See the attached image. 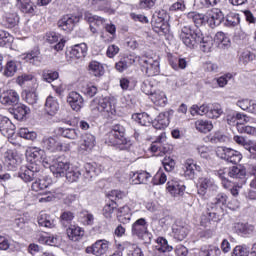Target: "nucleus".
Listing matches in <instances>:
<instances>
[{"instance_id": "f257e3e1", "label": "nucleus", "mask_w": 256, "mask_h": 256, "mask_svg": "<svg viewBox=\"0 0 256 256\" xmlns=\"http://www.w3.org/2000/svg\"><path fill=\"white\" fill-rule=\"evenodd\" d=\"M104 141L106 145L120 147L121 149H127L131 145V141L125 138V126L121 124H114L105 135Z\"/></svg>"}, {"instance_id": "f03ea898", "label": "nucleus", "mask_w": 256, "mask_h": 256, "mask_svg": "<svg viewBox=\"0 0 256 256\" xmlns=\"http://www.w3.org/2000/svg\"><path fill=\"white\" fill-rule=\"evenodd\" d=\"M90 111L94 115L101 113L105 117H113L117 113L115 100L112 97H96L90 102Z\"/></svg>"}, {"instance_id": "7ed1b4c3", "label": "nucleus", "mask_w": 256, "mask_h": 256, "mask_svg": "<svg viewBox=\"0 0 256 256\" xmlns=\"http://www.w3.org/2000/svg\"><path fill=\"white\" fill-rule=\"evenodd\" d=\"M179 38L186 47L195 49L199 46V43H201V31L193 30L191 26H183Z\"/></svg>"}, {"instance_id": "20e7f679", "label": "nucleus", "mask_w": 256, "mask_h": 256, "mask_svg": "<svg viewBox=\"0 0 256 256\" xmlns=\"http://www.w3.org/2000/svg\"><path fill=\"white\" fill-rule=\"evenodd\" d=\"M42 147L50 153H59V151H70L71 147L69 144H63L61 141L53 137H44L42 139Z\"/></svg>"}, {"instance_id": "39448f33", "label": "nucleus", "mask_w": 256, "mask_h": 256, "mask_svg": "<svg viewBox=\"0 0 256 256\" xmlns=\"http://www.w3.org/2000/svg\"><path fill=\"white\" fill-rule=\"evenodd\" d=\"M109 249H111V242L101 239L97 240L94 244L86 248V253L92 254L95 256H103L109 253Z\"/></svg>"}, {"instance_id": "423d86ee", "label": "nucleus", "mask_w": 256, "mask_h": 256, "mask_svg": "<svg viewBox=\"0 0 256 256\" xmlns=\"http://www.w3.org/2000/svg\"><path fill=\"white\" fill-rule=\"evenodd\" d=\"M140 63L148 77H155V75H159V60L153 59V57L144 56L140 59Z\"/></svg>"}, {"instance_id": "0eeeda50", "label": "nucleus", "mask_w": 256, "mask_h": 256, "mask_svg": "<svg viewBox=\"0 0 256 256\" xmlns=\"http://www.w3.org/2000/svg\"><path fill=\"white\" fill-rule=\"evenodd\" d=\"M70 167H71V164L67 160H65V158L58 157L54 161L53 165L50 166V171L56 177H65Z\"/></svg>"}, {"instance_id": "6e6552de", "label": "nucleus", "mask_w": 256, "mask_h": 256, "mask_svg": "<svg viewBox=\"0 0 256 256\" xmlns=\"http://www.w3.org/2000/svg\"><path fill=\"white\" fill-rule=\"evenodd\" d=\"M132 235L138 237V239H145L146 235H149V224L145 218H139L132 224Z\"/></svg>"}, {"instance_id": "1a4fd4ad", "label": "nucleus", "mask_w": 256, "mask_h": 256, "mask_svg": "<svg viewBox=\"0 0 256 256\" xmlns=\"http://www.w3.org/2000/svg\"><path fill=\"white\" fill-rule=\"evenodd\" d=\"M26 157L28 161H31V163H43L44 167H47L49 165V162L45 160V150L39 148V147H29L26 150Z\"/></svg>"}, {"instance_id": "9d476101", "label": "nucleus", "mask_w": 256, "mask_h": 256, "mask_svg": "<svg viewBox=\"0 0 256 256\" xmlns=\"http://www.w3.org/2000/svg\"><path fill=\"white\" fill-rule=\"evenodd\" d=\"M84 19L90 24L91 33H99V27H105L107 20L101 16L93 15L91 12L84 13Z\"/></svg>"}, {"instance_id": "9b49d317", "label": "nucleus", "mask_w": 256, "mask_h": 256, "mask_svg": "<svg viewBox=\"0 0 256 256\" xmlns=\"http://www.w3.org/2000/svg\"><path fill=\"white\" fill-rule=\"evenodd\" d=\"M66 102L71 107L73 111H81L85 105V100L83 96L77 91H71L66 97Z\"/></svg>"}, {"instance_id": "f8f14e48", "label": "nucleus", "mask_w": 256, "mask_h": 256, "mask_svg": "<svg viewBox=\"0 0 256 256\" xmlns=\"http://www.w3.org/2000/svg\"><path fill=\"white\" fill-rule=\"evenodd\" d=\"M76 23H79V17L67 14L58 20L57 25L62 31L71 33V30L74 29Z\"/></svg>"}, {"instance_id": "ddd939ff", "label": "nucleus", "mask_w": 256, "mask_h": 256, "mask_svg": "<svg viewBox=\"0 0 256 256\" xmlns=\"http://www.w3.org/2000/svg\"><path fill=\"white\" fill-rule=\"evenodd\" d=\"M228 176L238 181L240 185L247 183V170L241 165L229 168Z\"/></svg>"}, {"instance_id": "4468645a", "label": "nucleus", "mask_w": 256, "mask_h": 256, "mask_svg": "<svg viewBox=\"0 0 256 256\" xmlns=\"http://www.w3.org/2000/svg\"><path fill=\"white\" fill-rule=\"evenodd\" d=\"M223 19H225V16L223 15V12L218 8H212L206 13V21L210 25H214V27L221 25Z\"/></svg>"}, {"instance_id": "2eb2a0df", "label": "nucleus", "mask_w": 256, "mask_h": 256, "mask_svg": "<svg viewBox=\"0 0 256 256\" xmlns=\"http://www.w3.org/2000/svg\"><path fill=\"white\" fill-rule=\"evenodd\" d=\"M207 189L209 191H217L218 187L216 186L215 182L211 178L202 177L198 180V195L202 197L207 193Z\"/></svg>"}, {"instance_id": "dca6fc26", "label": "nucleus", "mask_w": 256, "mask_h": 256, "mask_svg": "<svg viewBox=\"0 0 256 256\" xmlns=\"http://www.w3.org/2000/svg\"><path fill=\"white\" fill-rule=\"evenodd\" d=\"M45 40L47 43H50V45L57 43L54 45L55 51H63V48L65 47V40H63L56 32L46 33Z\"/></svg>"}, {"instance_id": "f3484780", "label": "nucleus", "mask_w": 256, "mask_h": 256, "mask_svg": "<svg viewBox=\"0 0 256 256\" xmlns=\"http://www.w3.org/2000/svg\"><path fill=\"white\" fill-rule=\"evenodd\" d=\"M1 149L2 151H4L3 161L6 167H8L10 171H14V169H17L19 161H17V156H15V153H13V150H5L3 148Z\"/></svg>"}, {"instance_id": "a211bd4d", "label": "nucleus", "mask_w": 256, "mask_h": 256, "mask_svg": "<svg viewBox=\"0 0 256 256\" xmlns=\"http://www.w3.org/2000/svg\"><path fill=\"white\" fill-rule=\"evenodd\" d=\"M0 132L4 137H10L15 133V125L9 118L0 115Z\"/></svg>"}, {"instance_id": "6ab92c4d", "label": "nucleus", "mask_w": 256, "mask_h": 256, "mask_svg": "<svg viewBox=\"0 0 256 256\" xmlns=\"http://www.w3.org/2000/svg\"><path fill=\"white\" fill-rule=\"evenodd\" d=\"M196 171H201V166L197 165L195 160L187 159L184 163V176L187 177V179H194Z\"/></svg>"}, {"instance_id": "aec40b11", "label": "nucleus", "mask_w": 256, "mask_h": 256, "mask_svg": "<svg viewBox=\"0 0 256 256\" xmlns=\"http://www.w3.org/2000/svg\"><path fill=\"white\" fill-rule=\"evenodd\" d=\"M169 115L170 112H161L154 120H152L154 129H166V127H169Z\"/></svg>"}, {"instance_id": "412c9836", "label": "nucleus", "mask_w": 256, "mask_h": 256, "mask_svg": "<svg viewBox=\"0 0 256 256\" xmlns=\"http://www.w3.org/2000/svg\"><path fill=\"white\" fill-rule=\"evenodd\" d=\"M44 107L46 113L53 117L54 115H57V113L59 112V100H57V98L53 96H48L46 98Z\"/></svg>"}, {"instance_id": "4be33fe9", "label": "nucleus", "mask_w": 256, "mask_h": 256, "mask_svg": "<svg viewBox=\"0 0 256 256\" xmlns=\"http://www.w3.org/2000/svg\"><path fill=\"white\" fill-rule=\"evenodd\" d=\"M166 189L173 197H177V195H183L185 192V185L179 183L177 180H170L167 182Z\"/></svg>"}, {"instance_id": "5701e85b", "label": "nucleus", "mask_w": 256, "mask_h": 256, "mask_svg": "<svg viewBox=\"0 0 256 256\" xmlns=\"http://www.w3.org/2000/svg\"><path fill=\"white\" fill-rule=\"evenodd\" d=\"M157 245L154 248V256L155 255H163L166 251H173V247L169 246V242L167 239L163 237H158L156 239Z\"/></svg>"}, {"instance_id": "b1692460", "label": "nucleus", "mask_w": 256, "mask_h": 256, "mask_svg": "<svg viewBox=\"0 0 256 256\" xmlns=\"http://www.w3.org/2000/svg\"><path fill=\"white\" fill-rule=\"evenodd\" d=\"M172 234L176 241H183L189 235V228L187 226L175 224L172 227Z\"/></svg>"}, {"instance_id": "393cba45", "label": "nucleus", "mask_w": 256, "mask_h": 256, "mask_svg": "<svg viewBox=\"0 0 256 256\" xmlns=\"http://www.w3.org/2000/svg\"><path fill=\"white\" fill-rule=\"evenodd\" d=\"M66 233L70 241H80V239L83 238V235H85V231L83 230V228L75 225H71L70 227H68Z\"/></svg>"}, {"instance_id": "a878e982", "label": "nucleus", "mask_w": 256, "mask_h": 256, "mask_svg": "<svg viewBox=\"0 0 256 256\" xmlns=\"http://www.w3.org/2000/svg\"><path fill=\"white\" fill-rule=\"evenodd\" d=\"M88 73L93 77H103L105 75V67L100 62L92 60L88 65Z\"/></svg>"}, {"instance_id": "bb28decb", "label": "nucleus", "mask_w": 256, "mask_h": 256, "mask_svg": "<svg viewBox=\"0 0 256 256\" xmlns=\"http://www.w3.org/2000/svg\"><path fill=\"white\" fill-rule=\"evenodd\" d=\"M3 27L13 29L19 25V15L17 13H6L2 20Z\"/></svg>"}, {"instance_id": "cd10ccee", "label": "nucleus", "mask_w": 256, "mask_h": 256, "mask_svg": "<svg viewBox=\"0 0 256 256\" xmlns=\"http://www.w3.org/2000/svg\"><path fill=\"white\" fill-rule=\"evenodd\" d=\"M221 213H223L222 207H217L210 204L207 205L206 215L209 221H214L215 223H217V221H221Z\"/></svg>"}, {"instance_id": "c85d7f7f", "label": "nucleus", "mask_w": 256, "mask_h": 256, "mask_svg": "<svg viewBox=\"0 0 256 256\" xmlns=\"http://www.w3.org/2000/svg\"><path fill=\"white\" fill-rule=\"evenodd\" d=\"M38 225L47 229H53L55 227V218L45 212H41L38 216Z\"/></svg>"}, {"instance_id": "c756f323", "label": "nucleus", "mask_w": 256, "mask_h": 256, "mask_svg": "<svg viewBox=\"0 0 256 256\" xmlns=\"http://www.w3.org/2000/svg\"><path fill=\"white\" fill-rule=\"evenodd\" d=\"M1 103L2 105H17L19 94L15 90H9L1 98Z\"/></svg>"}, {"instance_id": "7c9ffc66", "label": "nucleus", "mask_w": 256, "mask_h": 256, "mask_svg": "<svg viewBox=\"0 0 256 256\" xmlns=\"http://www.w3.org/2000/svg\"><path fill=\"white\" fill-rule=\"evenodd\" d=\"M150 99L154 105H158L159 107H165V105H167V96L165 95V92L161 90L152 92Z\"/></svg>"}, {"instance_id": "2f4dec72", "label": "nucleus", "mask_w": 256, "mask_h": 256, "mask_svg": "<svg viewBox=\"0 0 256 256\" xmlns=\"http://www.w3.org/2000/svg\"><path fill=\"white\" fill-rule=\"evenodd\" d=\"M19 177L22 178L25 183H31L33 179H37V177H39V174L27 166H22L20 168Z\"/></svg>"}, {"instance_id": "473e14b6", "label": "nucleus", "mask_w": 256, "mask_h": 256, "mask_svg": "<svg viewBox=\"0 0 256 256\" xmlns=\"http://www.w3.org/2000/svg\"><path fill=\"white\" fill-rule=\"evenodd\" d=\"M70 55H72L76 59L85 58V56L87 55V44L80 43V44L74 45L70 51Z\"/></svg>"}, {"instance_id": "72a5a7b5", "label": "nucleus", "mask_w": 256, "mask_h": 256, "mask_svg": "<svg viewBox=\"0 0 256 256\" xmlns=\"http://www.w3.org/2000/svg\"><path fill=\"white\" fill-rule=\"evenodd\" d=\"M93 147H95V136L89 133L84 134L80 145V151H91Z\"/></svg>"}, {"instance_id": "f704fd0d", "label": "nucleus", "mask_w": 256, "mask_h": 256, "mask_svg": "<svg viewBox=\"0 0 256 256\" xmlns=\"http://www.w3.org/2000/svg\"><path fill=\"white\" fill-rule=\"evenodd\" d=\"M30 111L31 110L29 109V107H27L25 104H18L13 109V115L14 118L17 119V121H23Z\"/></svg>"}, {"instance_id": "c9c22d12", "label": "nucleus", "mask_w": 256, "mask_h": 256, "mask_svg": "<svg viewBox=\"0 0 256 256\" xmlns=\"http://www.w3.org/2000/svg\"><path fill=\"white\" fill-rule=\"evenodd\" d=\"M17 5L22 13H27L28 15H33V13H35L36 6L31 0H17Z\"/></svg>"}, {"instance_id": "e433bc0d", "label": "nucleus", "mask_w": 256, "mask_h": 256, "mask_svg": "<svg viewBox=\"0 0 256 256\" xmlns=\"http://www.w3.org/2000/svg\"><path fill=\"white\" fill-rule=\"evenodd\" d=\"M105 29H106V33L102 32L100 37L101 39H103L105 43H111V41L115 39V33H117V28L115 27V24H107L105 26ZM107 33H109V35H107Z\"/></svg>"}, {"instance_id": "4c0bfd02", "label": "nucleus", "mask_w": 256, "mask_h": 256, "mask_svg": "<svg viewBox=\"0 0 256 256\" xmlns=\"http://www.w3.org/2000/svg\"><path fill=\"white\" fill-rule=\"evenodd\" d=\"M23 59L32 65H39L41 63V52L38 49L32 50L26 54H23Z\"/></svg>"}, {"instance_id": "58836bf2", "label": "nucleus", "mask_w": 256, "mask_h": 256, "mask_svg": "<svg viewBox=\"0 0 256 256\" xmlns=\"http://www.w3.org/2000/svg\"><path fill=\"white\" fill-rule=\"evenodd\" d=\"M132 119L136 121V123H139V125H142L143 127H147V125H151V123H153V119L149 117V114L145 112L133 114Z\"/></svg>"}, {"instance_id": "ea45409f", "label": "nucleus", "mask_w": 256, "mask_h": 256, "mask_svg": "<svg viewBox=\"0 0 256 256\" xmlns=\"http://www.w3.org/2000/svg\"><path fill=\"white\" fill-rule=\"evenodd\" d=\"M234 229L238 235H251L255 231V227L250 224L236 223Z\"/></svg>"}, {"instance_id": "a19ab883", "label": "nucleus", "mask_w": 256, "mask_h": 256, "mask_svg": "<svg viewBox=\"0 0 256 256\" xmlns=\"http://www.w3.org/2000/svg\"><path fill=\"white\" fill-rule=\"evenodd\" d=\"M133 63H135V59L131 57H124L115 64V67L119 73H123V71H127V69H129Z\"/></svg>"}, {"instance_id": "79ce46f5", "label": "nucleus", "mask_w": 256, "mask_h": 256, "mask_svg": "<svg viewBox=\"0 0 256 256\" xmlns=\"http://www.w3.org/2000/svg\"><path fill=\"white\" fill-rule=\"evenodd\" d=\"M199 45L203 53H211V49H213V38L209 36L204 37L203 33H201V40Z\"/></svg>"}, {"instance_id": "37998d69", "label": "nucleus", "mask_w": 256, "mask_h": 256, "mask_svg": "<svg viewBox=\"0 0 256 256\" xmlns=\"http://www.w3.org/2000/svg\"><path fill=\"white\" fill-rule=\"evenodd\" d=\"M209 109H211V105L209 104H203L201 106L193 105L190 108V113L195 117V115H206L209 117Z\"/></svg>"}, {"instance_id": "c03bdc74", "label": "nucleus", "mask_w": 256, "mask_h": 256, "mask_svg": "<svg viewBox=\"0 0 256 256\" xmlns=\"http://www.w3.org/2000/svg\"><path fill=\"white\" fill-rule=\"evenodd\" d=\"M200 256H221V249L217 246L209 245L201 248L199 252Z\"/></svg>"}, {"instance_id": "a18cd8bd", "label": "nucleus", "mask_w": 256, "mask_h": 256, "mask_svg": "<svg viewBox=\"0 0 256 256\" xmlns=\"http://www.w3.org/2000/svg\"><path fill=\"white\" fill-rule=\"evenodd\" d=\"M124 249H127L129 256H145L143 254V250L139 248L136 244H133L131 242H124L123 243Z\"/></svg>"}, {"instance_id": "49530a36", "label": "nucleus", "mask_w": 256, "mask_h": 256, "mask_svg": "<svg viewBox=\"0 0 256 256\" xmlns=\"http://www.w3.org/2000/svg\"><path fill=\"white\" fill-rule=\"evenodd\" d=\"M187 17L193 21L196 27H201L207 21V16L197 12H190Z\"/></svg>"}, {"instance_id": "de8ad7c7", "label": "nucleus", "mask_w": 256, "mask_h": 256, "mask_svg": "<svg viewBox=\"0 0 256 256\" xmlns=\"http://www.w3.org/2000/svg\"><path fill=\"white\" fill-rule=\"evenodd\" d=\"M241 159H243V155H241V152L231 148L228 149V154L226 157V161L228 163H233L234 165H237V163L241 162Z\"/></svg>"}, {"instance_id": "09e8293b", "label": "nucleus", "mask_w": 256, "mask_h": 256, "mask_svg": "<svg viewBox=\"0 0 256 256\" xmlns=\"http://www.w3.org/2000/svg\"><path fill=\"white\" fill-rule=\"evenodd\" d=\"M196 130L200 133H209L213 129V123L207 120H197L195 122Z\"/></svg>"}, {"instance_id": "8fccbe9b", "label": "nucleus", "mask_w": 256, "mask_h": 256, "mask_svg": "<svg viewBox=\"0 0 256 256\" xmlns=\"http://www.w3.org/2000/svg\"><path fill=\"white\" fill-rule=\"evenodd\" d=\"M227 199V194L219 193L208 205H212L213 207H221L223 209V206L227 205Z\"/></svg>"}, {"instance_id": "3c124183", "label": "nucleus", "mask_w": 256, "mask_h": 256, "mask_svg": "<svg viewBox=\"0 0 256 256\" xmlns=\"http://www.w3.org/2000/svg\"><path fill=\"white\" fill-rule=\"evenodd\" d=\"M152 27L158 35H167L169 33V23L167 22H152Z\"/></svg>"}, {"instance_id": "603ef678", "label": "nucleus", "mask_w": 256, "mask_h": 256, "mask_svg": "<svg viewBox=\"0 0 256 256\" xmlns=\"http://www.w3.org/2000/svg\"><path fill=\"white\" fill-rule=\"evenodd\" d=\"M64 177H66V179H67V181H69V183H75V182L79 181V178L81 177V171H79V169H77V168L70 167L67 170Z\"/></svg>"}, {"instance_id": "864d4df0", "label": "nucleus", "mask_w": 256, "mask_h": 256, "mask_svg": "<svg viewBox=\"0 0 256 256\" xmlns=\"http://www.w3.org/2000/svg\"><path fill=\"white\" fill-rule=\"evenodd\" d=\"M19 137L28 141H35L37 139V132L29 128H20L18 132Z\"/></svg>"}, {"instance_id": "5fc2aeb1", "label": "nucleus", "mask_w": 256, "mask_h": 256, "mask_svg": "<svg viewBox=\"0 0 256 256\" xmlns=\"http://www.w3.org/2000/svg\"><path fill=\"white\" fill-rule=\"evenodd\" d=\"M241 21V18H239V14L230 12L226 16L225 25L226 27H237Z\"/></svg>"}, {"instance_id": "6e6d98bb", "label": "nucleus", "mask_w": 256, "mask_h": 256, "mask_svg": "<svg viewBox=\"0 0 256 256\" xmlns=\"http://www.w3.org/2000/svg\"><path fill=\"white\" fill-rule=\"evenodd\" d=\"M29 81H31V82L34 83L33 89H36V87H38L37 78L34 77V76L31 75V74H24V75L19 76V77L17 78V83H18V85H20V86L25 85V83H29Z\"/></svg>"}, {"instance_id": "4d7b16f0", "label": "nucleus", "mask_w": 256, "mask_h": 256, "mask_svg": "<svg viewBox=\"0 0 256 256\" xmlns=\"http://www.w3.org/2000/svg\"><path fill=\"white\" fill-rule=\"evenodd\" d=\"M49 187V182L45 178L36 179L31 186L32 191H43V189H47Z\"/></svg>"}, {"instance_id": "13d9d810", "label": "nucleus", "mask_w": 256, "mask_h": 256, "mask_svg": "<svg viewBox=\"0 0 256 256\" xmlns=\"http://www.w3.org/2000/svg\"><path fill=\"white\" fill-rule=\"evenodd\" d=\"M43 81L46 83H53V81L59 79V72L53 70H44L42 73Z\"/></svg>"}, {"instance_id": "bf43d9fd", "label": "nucleus", "mask_w": 256, "mask_h": 256, "mask_svg": "<svg viewBox=\"0 0 256 256\" xmlns=\"http://www.w3.org/2000/svg\"><path fill=\"white\" fill-rule=\"evenodd\" d=\"M222 113H223V109H221V106L219 104L210 105V108L208 111V118L219 119Z\"/></svg>"}, {"instance_id": "052dcab7", "label": "nucleus", "mask_w": 256, "mask_h": 256, "mask_svg": "<svg viewBox=\"0 0 256 256\" xmlns=\"http://www.w3.org/2000/svg\"><path fill=\"white\" fill-rule=\"evenodd\" d=\"M17 73V62L11 60L7 62L3 75L5 77H13Z\"/></svg>"}, {"instance_id": "680f3d73", "label": "nucleus", "mask_w": 256, "mask_h": 256, "mask_svg": "<svg viewBox=\"0 0 256 256\" xmlns=\"http://www.w3.org/2000/svg\"><path fill=\"white\" fill-rule=\"evenodd\" d=\"M60 133L66 139H77L79 137V130L73 128H61Z\"/></svg>"}, {"instance_id": "e2e57ef3", "label": "nucleus", "mask_w": 256, "mask_h": 256, "mask_svg": "<svg viewBox=\"0 0 256 256\" xmlns=\"http://www.w3.org/2000/svg\"><path fill=\"white\" fill-rule=\"evenodd\" d=\"M170 65L174 71H179V69H185L187 67V60L185 58H174L170 60Z\"/></svg>"}, {"instance_id": "0e129e2a", "label": "nucleus", "mask_w": 256, "mask_h": 256, "mask_svg": "<svg viewBox=\"0 0 256 256\" xmlns=\"http://www.w3.org/2000/svg\"><path fill=\"white\" fill-rule=\"evenodd\" d=\"M115 209H117V203L114 201L110 204H106L103 208V215L105 219H111L113 217V213H115Z\"/></svg>"}, {"instance_id": "69168bd1", "label": "nucleus", "mask_w": 256, "mask_h": 256, "mask_svg": "<svg viewBox=\"0 0 256 256\" xmlns=\"http://www.w3.org/2000/svg\"><path fill=\"white\" fill-rule=\"evenodd\" d=\"M153 185H164L167 183V175L162 170H159L152 179Z\"/></svg>"}, {"instance_id": "338daca9", "label": "nucleus", "mask_w": 256, "mask_h": 256, "mask_svg": "<svg viewBox=\"0 0 256 256\" xmlns=\"http://www.w3.org/2000/svg\"><path fill=\"white\" fill-rule=\"evenodd\" d=\"M85 169V177L87 179H91L93 177H95V175H99V170H97V168L95 167V165L91 164V163H87L84 166Z\"/></svg>"}, {"instance_id": "774afa93", "label": "nucleus", "mask_w": 256, "mask_h": 256, "mask_svg": "<svg viewBox=\"0 0 256 256\" xmlns=\"http://www.w3.org/2000/svg\"><path fill=\"white\" fill-rule=\"evenodd\" d=\"M237 131L239 133H246L247 135H256V128L253 126H243V124L237 123Z\"/></svg>"}]
</instances>
